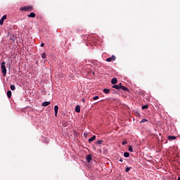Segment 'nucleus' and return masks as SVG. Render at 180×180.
<instances>
[{"label": "nucleus", "mask_w": 180, "mask_h": 180, "mask_svg": "<svg viewBox=\"0 0 180 180\" xmlns=\"http://www.w3.org/2000/svg\"><path fill=\"white\" fill-rule=\"evenodd\" d=\"M86 160L87 162H91V161L92 160V155H86Z\"/></svg>", "instance_id": "5"}, {"label": "nucleus", "mask_w": 180, "mask_h": 180, "mask_svg": "<svg viewBox=\"0 0 180 180\" xmlns=\"http://www.w3.org/2000/svg\"><path fill=\"white\" fill-rule=\"evenodd\" d=\"M142 109H148V105H145L142 106Z\"/></svg>", "instance_id": "23"}, {"label": "nucleus", "mask_w": 180, "mask_h": 180, "mask_svg": "<svg viewBox=\"0 0 180 180\" xmlns=\"http://www.w3.org/2000/svg\"><path fill=\"white\" fill-rule=\"evenodd\" d=\"M41 57H42V58H46L47 57V54L46 53H43L41 54Z\"/></svg>", "instance_id": "20"}, {"label": "nucleus", "mask_w": 180, "mask_h": 180, "mask_svg": "<svg viewBox=\"0 0 180 180\" xmlns=\"http://www.w3.org/2000/svg\"><path fill=\"white\" fill-rule=\"evenodd\" d=\"M94 101H96V99H99V96H96L93 98Z\"/></svg>", "instance_id": "25"}, {"label": "nucleus", "mask_w": 180, "mask_h": 180, "mask_svg": "<svg viewBox=\"0 0 180 180\" xmlns=\"http://www.w3.org/2000/svg\"><path fill=\"white\" fill-rule=\"evenodd\" d=\"M168 140H176V136H167Z\"/></svg>", "instance_id": "11"}, {"label": "nucleus", "mask_w": 180, "mask_h": 180, "mask_svg": "<svg viewBox=\"0 0 180 180\" xmlns=\"http://www.w3.org/2000/svg\"><path fill=\"white\" fill-rule=\"evenodd\" d=\"M102 143H103V141L102 140H98L97 142H96V144H98L99 146H101L102 144Z\"/></svg>", "instance_id": "19"}, {"label": "nucleus", "mask_w": 180, "mask_h": 180, "mask_svg": "<svg viewBox=\"0 0 180 180\" xmlns=\"http://www.w3.org/2000/svg\"><path fill=\"white\" fill-rule=\"evenodd\" d=\"M7 96L8 98H11L12 96V91L11 90L7 91Z\"/></svg>", "instance_id": "13"}, {"label": "nucleus", "mask_w": 180, "mask_h": 180, "mask_svg": "<svg viewBox=\"0 0 180 180\" xmlns=\"http://www.w3.org/2000/svg\"><path fill=\"white\" fill-rule=\"evenodd\" d=\"M118 86H119V88H120L121 86H123L122 85V83H120L119 84H117Z\"/></svg>", "instance_id": "28"}, {"label": "nucleus", "mask_w": 180, "mask_h": 180, "mask_svg": "<svg viewBox=\"0 0 180 180\" xmlns=\"http://www.w3.org/2000/svg\"><path fill=\"white\" fill-rule=\"evenodd\" d=\"M146 122H148V120H147V119H146V118H143V119L141 120V123H146Z\"/></svg>", "instance_id": "22"}, {"label": "nucleus", "mask_w": 180, "mask_h": 180, "mask_svg": "<svg viewBox=\"0 0 180 180\" xmlns=\"http://www.w3.org/2000/svg\"><path fill=\"white\" fill-rule=\"evenodd\" d=\"M50 105V101H45L42 103V106H49Z\"/></svg>", "instance_id": "15"}, {"label": "nucleus", "mask_w": 180, "mask_h": 180, "mask_svg": "<svg viewBox=\"0 0 180 180\" xmlns=\"http://www.w3.org/2000/svg\"><path fill=\"white\" fill-rule=\"evenodd\" d=\"M41 47H44V43L41 44Z\"/></svg>", "instance_id": "29"}, {"label": "nucleus", "mask_w": 180, "mask_h": 180, "mask_svg": "<svg viewBox=\"0 0 180 180\" xmlns=\"http://www.w3.org/2000/svg\"><path fill=\"white\" fill-rule=\"evenodd\" d=\"M6 20V15H3V17L0 20V25L2 26L4 25V20Z\"/></svg>", "instance_id": "4"}, {"label": "nucleus", "mask_w": 180, "mask_h": 180, "mask_svg": "<svg viewBox=\"0 0 180 180\" xmlns=\"http://www.w3.org/2000/svg\"><path fill=\"white\" fill-rule=\"evenodd\" d=\"M177 180H180V177H178Z\"/></svg>", "instance_id": "30"}, {"label": "nucleus", "mask_w": 180, "mask_h": 180, "mask_svg": "<svg viewBox=\"0 0 180 180\" xmlns=\"http://www.w3.org/2000/svg\"><path fill=\"white\" fill-rule=\"evenodd\" d=\"M112 88H114L115 89H117L118 91H120V87H119L118 84H114Z\"/></svg>", "instance_id": "14"}, {"label": "nucleus", "mask_w": 180, "mask_h": 180, "mask_svg": "<svg viewBox=\"0 0 180 180\" xmlns=\"http://www.w3.org/2000/svg\"><path fill=\"white\" fill-rule=\"evenodd\" d=\"M10 88H11V91H15V89H16V87L13 84L11 85Z\"/></svg>", "instance_id": "18"}, {"label": "nucleus", "mask_w": 180, "mask_h": 180, "mask_svg": "<svg viewBox=\"0 0 180 180\" xmlns=\"http://www.w3.org/2000/svg\"><path fill=\"white\" fill-rule=\"evenodd\" d=\"M27 18H36V13H31L30 15H27Z\"/></svg>", "instance_id": "12"}, {"label": "nucleus", "mask_w": 180, "mask_h": 180, "mask_svg": "<svg viewBox=\"0 0 180 180\" xmlns=\"http://www.w3.org/2000/svg\"><path fill=\"white\" fill-rule=\"evenodd\" d=\"M115 60H116V56H115L114 55H112V57L108 58L106 59V61H108V63H110V61H115Z\"/></svg>", "instance_id": "3"}, {"label": "nucleus", "mask_w": 180, "mask_h": 180, "mask_svg": "<svg viewBox=\"0 0 180 180\" xmlns=\"http://www.w3.org/2000/svg\"><path fill=\"white\" fill-rule=\"evenodd\" d=\"M129 91V89H127L126 86H121L120 87V91Z\"/></svg>", "instance_id": "8"}, {"label": "nucleus", "mask_w": 180, "mask_h": 180, "mask_svg": "<svg viewBox=\"0 0 180 180\" xmlns=\"http://www.w3.org/2000/svg\"><path fill=\"white\" fill-rule=\"evenodd\" d=\"M54 110H55V116L57 117V114L58 113V105L54 106Z\"/></svg>", "instance_id": "6"}, {"label": "nucleus", "mask_w": 180, "mask_h": 180, "mask_svg": "<svg viewBox=\"0 0 180 180\" xmlns=\"http://www.w3.org/2000/svg\"><path fill=\"white\" fill-rule=\"evenodd\" d=\"M103 92L104 94H109V92H110V90L109 89H104Z\"/></svg>", "instance_id": "17"}, {"label": "nucleus", "mask_w": 180, "mask_h": 180, "mask_svg": "<svg viewBox=\"0 0 180 180\" xmlns=\"http://www.w3.org/2000/svg\"><path fill=\"white\" fill-rule=\"evenodd\" d=\"M96 139V136H93L91 138L89 139V143H92V141Z\"/></svg>", "instance_id": "10"}, {"label": "nucleus", "mask_w": 180, "mask_h": 180, "mask_svg": "<svg viewBox=\"0 0 180 180\" xmlns=\"http://www.w3.org/2000/svg\"><path fill=\"white\" fill-rule=\"evenodd\" d=\"M32 9H34L33 6H27L20 8V11H23L25 12H32Z\"/></svg>", "instance_id": "2"}, {"label": "nucleus", "mask_w": 180, "mask_h": 180, "mask_svg": "<svg viewBox=\"0 0 180 180\" xmlns=\"http://www.w3.org/2000/svg\"><path fill=\"white\" fill-rule=\"evenodd\" d=\"M120 162H123V159L122 158H121L120 160H119Z\"/></svg>", "instance_id": "27"}, {"label": "nucleus", "mask_w": 180, "mask_h": 180, "mask_svg": "<svg viewBox=\"0 0 180 180\" xmlns=\"http://www.w3.org/2000/svg\"><path fill=\"white\" fill-rule=\"evenodd\" d=\"M111 84H112V85H116V84H117V79L112 78L111 80Z\"/></svg>", "instance_id": "7"}, {"label": "nucleus", "mask_w": 180, "mask_h": 180, "mask_svg": "<svg viewBox=\"0 0 180 180\" xmlns=\"http://www.w3.org/2000/svg\"><path fill=\"white\" fill-rule=\"evenodd\" d=\"M75 112H77V113H79V112H81V107L79 105L76 106Z\"/></svg>", "instance_id": "9"}, {"label": "nucleus", "mask_w": 180, "mask_h": 180, "mask_svg": "<svg viewBox=\"0 0 180 180\" xmlns=\"http://www.w3.org/2000/svg\"><path fill=\"white\" fill-rule=\"evenodd\" d=\"M129 151H130V153H133V147L131 146H129Z\"/></svg>", "instance_id": "21"}, {"label": "nucleus", "mask_w": 180, "mask_h": 180, "mask_svg": "<svg viewBox=\"0 0 180 180\" xmlns=\"http://www.w3.org/2000/svg\"><path fill=\"white\" fill-rule=\"evenodd\" d=\"M126 144H127V141H123V142L122 143V146H126Z\"/></svg>", "instance_id": "26"}, {"label": "nucleus", "mask_w": 180, "mask_h": 180, "mask_svg": "<svg viewBox=\"0 0 180 180\" xmlns=\"http://www.w3.org/2000/svg\"><path fill=\"white\" fill-rule=\"evenodd\" d=\"M130 156V153H129L128 152H125L124 153V157H125V158H128V157Z\"/></svg>", "instance_id": "16"}, {"label": "nucleus", "mask_w": 180, "mask_h": 180, "mask_svg": "<svg viewBox=\"0 0 180 180\" xmlns=\"http://www.w3.org/2000/svg\"><path fill=\"white\" fill-rule=\"evenodd\" d=\"M6 62H2L1 63V73L4 77H6Z\"/></svg>", "instance_id": "1"}, {"label": "nucleus", "mask_w": 180, "mask_h": 180, "mask_svg": "<svg viewBox=\"0 0 180 180\" xmlns=\"http://www.w3.org/2000/svg\"><path fill=\"white\" fill-rule=\"evenodd\" d=\"M130 169H131V167H127L125 169V172H129V171H130Z\"/></svg>", "instance_id": "24"}]
</instances>
